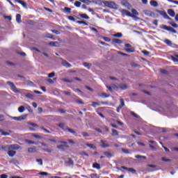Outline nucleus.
Listing matches in <instances>:
<instances>
[{
  "label": "nucleus",
  "instance_id": "nucleus-1",
  "mask_svg": "<svg viewBox=\"0 0 178 178\" xmlns=\"http://www.w3.org/2000/svg\"><path fill=\"white\" fill-rule=\"evenodd\" d=\"M20 147L19 145H8L2 147V149L4 151H9L10 149L17 150L19 149Z\"/></svg>",
  "mask_w": 178,
  "mask_h": 178
},
{
  "label": "nucleus",
  "instance_id": "nucleus-2",
  "mask_svg": "<svg viewBox=\"0 0 178 178\" xmlns=\"http://www.w3.org/2000/svg\"><path fill=\"white\" fill-rule=\"evenodd\" d=\"M103 3H104L106 7L110 8L116 9L118 8L117 4L114 1H103Z\"/></svg>",
  "mask_w": 178,
  "mask_h": 178
},
{
  "label": "nucleus",
  "instance_id": "nucleus-3",
  "mask_svg": "<svg viewBox=\"0 0 178 178\" xmlns=\"http://www.w3.org/2000/svg\"><path fill=\"white\" fill-rule=\"evenodd\" d=\"M161 29L167 31H170L172 33H177V31L171 26H167L166 25H161Z\"/></svg>",
  "mask_w": 178,
  "mask_h": 178
},
{
  "label": "nucleus",
  "instance_id": "nucleus-4",
  "mask_svg": "<svg viewBox=\"0 0 178 178\" xmlns=\"http://www.w3.org/2000/svg\"><path fill=\"white\" fill-rule=\"evenodd\" d=\"M7 84L8 86H10V90L15 92H19V90L17 89V88H16V86L14 85L13 83L10 82V81H8Z\"/></svg>",
  "mask_w": 178,
  "mask_h": 178
},
{
  "label": "nucleus",
  "instance_id": "nucleus-5",
  "mask_svg": "<svg viewBox=\"0 0 178 178\" xmlns=\"http://www.w3.org/2000/svg\"><path fill=\"white\" fill-rule=\"evenodd\" d=\"M121 13L123 17L128 16V17H130L132 18H135V16L134 15L131 14V13L127 10H122Z\"/></svg>",
  "mask_w": 178,
  "mask_h": 178
},
{
  "label": "nucleus",
  "instance_id": "nucleus-6",
  "mask_svg": "<svg viewBox=\"0 0 178 178\" xmlns=\"http://www.w3.org/2000/svg\"><path fill=\"white\" fill-rule=\"evenodd\" d=\"M11 118L12 120L17 121L25 120L27 118V115H23L18 117H11Z\"/></svg>",
  "mask_w": 178,
  "mask_h": 178
},
{
  "label": "nucleus",
  "instance_id": "nucleus-7",
  "mask_svg": "<svg viewBox=\"0 0 178 178\" xmlns=\"http://www.w3.org/2000/svg\"><path fill=\"white\" fill-rule=\"evenodd\" d=\"M100 147L102 148H108L109 147L108 142L107 140H100Z\"/></svg>",
  "mask_w": 178,
  "mask_h": 178
},
{
  "label": "nucleus",
  "instance_id": "nucleus-8",
  "mask_svg": "<svg viewBox=\"0 0 178 178\" xmlns=\"http://www.w3.org/2000/svg\"><path fill=\"white\" fill-rule=\"evenodd\" d=\"M158 13L163 17L164 19L171 20V18L167 15L166 12L159 10Z\"/></svg>",
  "mask_w": 178,
  "mask_h": 178
},
{
  "label": "nucleus",
  "instance_id": "nucleus-9",
  "mask_svg": "<svg viewBox=\"0 0 178 178\" xmlns=\"http://www.w3.org/2000/svg\"><path fill=\"white\" fill-rule=\"evenodd\" d=\"M5 152H8V155L10 156V157H13L15 154H16V152L13 150H5Z\"/></svg>",
  "mask_w": 178,
  "mask_h": 178
},
{
  "label": "nucleus",
  "instance_id": "nucleus-10",
  "mask_svg": "<svg viewBox=\"0 0 178 178\" xmlns=\"http://www.w3.org/2000/svg\"><path fill=\"white\" fill-rule=\"evenodd\" d=\"M15 2H17V3H20L24 8H27V4L25 1H20V0H15Z\"/></svg>",
  "mask_w": 178,
  "mask_h": 178
},
{
  "label": "nucleus",
  "instance_id": "nucleus-11",
  "mask_svg": "<svg viewBox=\"0 0 178 178\" xmlns=\"http://www.w3.org/2000/svg\"><path fill=\"white\" fill-rule=\"evenodd\" d=\"M168 15H170L172 17H175L176 15V13L172 9H168Z\"/></svg>",
  "mask_w": 178,
  "mask_h": 178
},
{
  "label": "nucleus",
  "instance_id": "nucleus-12",
  "mask_svg": "<svg viewBox=\"0 0 178 178\" xmlns=\"http://www.w3.org/2000/svg\"><path fill=\"white\" fill-rule=\"evenodd\" d=\"M113 43L121 44H123V42L120 39L114 38L112 39Z\"/></svg>",
  "mask_w": 178,
  "mask_h": 178
},
{
  "label": "nucleus",
  "instance_id": "nucleus-13",
  "mask_svg": "<svg viewBox=\"0 0 178 178\" xmlns=\"http://www.w3.org/2000/svg\"><path fill=\"white\" fill-rule=\"evenodd\" d=\"M61 65H63V67H66L67 68H70L72 67V65L65 60H63V63H61Z\"/></svg>",
  "mask_w": 178,
  "mask_h": 178
},
{
  "label": "nucleus",
  "instance_id": "nucleus-14",
  "mask_svg": "<svg viewBox=\"0 0 178 178\" xmlns=\"http://www.w3.org/2000/svg\"><path fill=\"white\" fill-rule=\"evenodd\" d=\"M163 42L167 44L168 47H172V42H171L169 39H165Z\"/></svg>",
  "mask_w": 178,
  "mask_h": 178
},
{
  "label": "nucleus",
  "instance_id": "nucleus-15",
  "mask_svg": "<svg viewBox=\"0 0 178 178\" xmlns=\"http://www.w3.org/2000/svg\"><path fill=\"white\" fill-rule=\"evenodd\" d=\"M58 126H59V127L63 130H66L67 129H68V127H66L65 124L64 123L58 124Z\"/></svg>",
  "mask_w": 178,
  "mask_h": 178
},
{
  "label": "nucleus",
  "instance_id": "nucleus-16",
  "mask_svg": "<svg viewBox=\"0 0 178 178\" xmlns=\"http://www.w3.org/2000/svg\"><path fill=\"white\" fill-rule=\"evenodd\" d=\"M125 51L127 53H134L135 51V49L134 47H131V48H125L124 49Z\"/></svg>",
  "mask_w": 178,
  "mask_h": 178
},
{
  "label": "nucleus",
  "instance_id": "nucleus-17",
  "mask_svg": "<svg viewBox=\"0 0 178 178\" xmlns=\"http://www.w3.org/2000/svg\"><path fill=\"white\" fill-rule=\"evenodd\" d=\"M150 5L152 7L156 8L158 6V3L156 1H150Z\"/></svg>",
  "mask_w": 178,
  "mask_h": 178
},
{
  "label": "nucleus",
  "instance_id": "nucleus-18",
  "mask_svg": "<svg viewBox=\"0 0 178 178\" xmlns=\"http://www.w3.org/2000/svg\"><path fill=\"white\" fill-rule=\"evenodd\" d=\"M112 36L117 38H121L123 36V34L121 33H117L116 34H113Z\"/></svg>",
  "mask_w": 178,
  "mask_h": 178
},
{
  "label": "nucleus",
  "instance_id": "nucleus-19",
  "mask_svg": "<svg viewBox=\"0 0 178 178\" xmlns=\"http://www.w3.org/2000/svg\"><path fill=\"white\" fill-rule=\"evenodd\" d=\"M106 157L111 158L113 156V155L111 154V152H105L103 153Z\"/></svg>",
  "mask_w": 178,
  "mask_h": 178
},
{
  "label": "nucleus",
  "instance_id": "nucleus-20",
  "mask_svg": "<svg viewBox=\"0 0 178 178\" xmlns=\"http://www.w3.org/2000/svg\"><path fill=\"white\" fill-rule=\"evenodd\" d=\"M86 145L90 149H96V147L95 145L86 143Z\"/></svg>",
  "mask_w": 178,
  "mask_h": 178
},
{
  "label": "nucleus",
  "instance_id": "nucleus-21",
  "mask_svg": "<svg viewBox=\"0 0 178 178\" xmlns=\"http://www.w3.org/2000/svg\"><path fill=\"white\" fill-rule=\"evenodd\" d=\"M49 45L51 47H59V44L58 42H50Z\"/></svg>",
  "mask_w": 178,
  "mask_h": 178
},
{
  "label": "nucleus",
  "instance_id": "nucleus-22",
  "mask_svg": "<svg viewBox=\"0 0 178 178\" xmlns=\"http://www.w3.org/2000/svg\"><path fill=\"white\" fill-rule=\"evenodd\" d=\"M118 87L121 88L122 90H126L127 89V86L124 83L119 84Z\"/></svg>",
  "mask_w": 178,
  "mask_h": 178
},
{
  "label": "nucleus",
  "instance_id": "nucleus-23",
  "mask_svg": "<svg viewBox=\"0 0 178 178\" xmlns=\"http://www.w3.org/2000/svg\"><path fill=\"white\" fill-rule=\"evenodd\" d=\"M92 168H95V169H97V170H99V169L101 168V165H99V164L97 163H93V165H92Z\"/></svg>",
  "mask_w": 178,
  "mask_h": 178
},
{
  "label": "nucleus",
  "instance_id": "nucleus-24",
  "mask_svg": "<svg viewBox=\"0 0 178 178\" xmlns=\"http://www.w3.org/2000/svg\"><path fill=\"white\" fill-rule=\"evenodd\" d=\"M124 106V99H120V105L119 108H123Z\"/></svg>",
  "mask_w": 178,
  "mask_h": 178
},
{
  "label": "nucleus",
  "instance_id": "nucleus-25",
  "mask_svg": "<svg viewBox=\"0 0 178 178\" xmlns=\"http://www.w3.org/2000/svg\"><path fill=\"white\" fill-rule=\"evenodd\" d=\"M25 110L26 108H24V106H20L19 108H18V112L20 113H23Z\"/></svg>",
  "mask_w": 178,
  "mask_h": 178
},
{
  "label": "nucleus",
  "instance_id": "nucleus-26",
  "mask_svg": "<svg viewBox=\"0 0 178 178\" xmlns=\"http://www.w3.org/2000/svg\"><path fill=\"white\" fill-rule=\"evenodd\" d=\"M145 15L149 17H153L154 15L152 11H145Z\"/></svg>",
  "mask_w": 178,
  "mask_h": 178
},
{
  "label": "nucleus",
  "instance_id": "nucleus-27",
  "mask_svg": "<svg viewBox=\"0 0 178 178\" xmlns=\"http://www.w3.org/2000/svg\"><path fill=\"white\" fill-rule=\"evenodd\" d=\"M28 152H29V153L36 152V149L33 148V147H29V148H28Z\"/></svg>",
  "mask_w": 178,
  "mask_h": 178
},
{
  "label": "nucleus",
  "instance_id": "nucleus-28",
  "mask_svg": "<svg viewBox=\"0 0 178 178\" xmlns=\"http://www.w3.org/2000/svg\"><path fill=\"white\" fill-rule=\"evenodd\" d=\"M112 136H118V131L115 129H112Z\"/></svg>",
  "mask_w": 178,
  "mask_h": 178
},
{
  "label": "nucleus",
  "instance_id": "nucleus-29",
  "mask_svg": "<svg viewBox=\"0 0 178 178\" xmlns=\"http://www.w3.org/2000/svg\"><path fill=\"white\" fill-rule=\"evenodd\" d=\"M79 16L81 18H83L86 19H89L90 18L86 14H80Z\"/></svg>",
  "mask_w": 178,
  "mask_h": 178
},
{
  "label": "nucleus",
  "instance_id": "nucleus-30",
  "mask_svg": "<svg viewBox=\"0 0 178 178\" xmlns=\"http://www.w3.org/2000/svg\"><path fill=\"white\" fill-rule=\"evenodd\" d=\"M83 66L86 67L87 69H90L92 66V64L88 63H83Z\"/></svg>",
  "mask_w": 178,
  "mask_h": 178
},
{
  "label": "nucleus",
  "instance_id": "nucleus-31",
  "mask_svg": "<svg viewBox=\"0 0 178 178\" xmlns=\"http://www.w3.org/2000/svg\"><path fill=\"white\" fill-rule=\"evenodd\" d=\"M28 124H29L30 126L33 127L35 128H38L39 127L38 124H37L35 123H33V122H28Z\"/></svg>",
  "mask_w": 178,
  "mask_h": 178
},
{
  "label": "nucleus",
  "instance_id": "nucleus-32",
  "mask_svg": "<svg viewBox=\"0 0 178 178\" xmlns=\"http://www.w3.org/2000/svg\"><path fill=\"white\" fill-rule=\"evenodd\" d=\"M16 19H17V23H21L22 22L20 14L17 15Z\"/></svg>",
  "mask_w": 178,
  "mask_h": 178
},
{
  "label": "nucleus",
  "instance_id": "nucleus-33",
  "mask_svg": "<svg viewBox=\"0 0 178 178\" xmlns=\"http://www.w3.org/2000/svg\"><path fill=\"white\" fill-rule=\"evenodd\" d=\"M71 8H69L67 7L64 8V13H71Z\"/></svg>",
  "mask_w": 178,
  "mask_h": 178
},
{
  "label": "nucleus",
  "instance_id": "nucleus-34",
  "mask_svg": "<svg viewBox=\"0 0 178 178\" xmlns=\"http://www.w3.org/2000/svg\"><path fill=\"white\" fill-rule=\"evenodd\" d=\"M0 132L1 133V135L3 136H10V134L8 132H4L3 130L0 129Z\"/></svg>",
  "mask_w": 178,
  "mask_h": 178
},
{
  "label": "nucleus",
  "instance_id": "nucleus-35",
  "mask_svg": "<svg viewBox=\"0 0 178 178\" xmlns=\"http://www.w3.org/2000/svg\"><path fill=\"white\" fill-rule=\"evenodd\" d=\"M25 97L31 99H33V95L31 93H26V95H25Z\"/></svg>",
  "mask_w": 178,
  "mask_h": 178
},
{
  "label": "nucleus",
  "instance_id": "nucleus-36",
  "mask_svg": "<svg viewBox=\"0 0 178 178\" xmlns=\"http://www.w3.org/2000/svg\"><path fill=\"white\" fill-rule=\"evenodd\" d=\"M131 13L133 14L132 15H134V16L138 15V11L136 9H132L131 10Z\"/></svg>",
  "mask_w": 178,
  "mask_h": 178
},
{
  "label": "nucleus",
  "instance_id": "nucleus-37",
  "mask_svg": "<svg viewBox=\"0 0 178 178\" xmlns=\"http://www.w3.org/2000/svg\"><path fill=\"white\" fill-rule=\"evenodd\" d=\"M25 142L27 143V144H33L35 145H37V143L35 142H33L32 140H25Z\"/></svg>",
  "mask_w": 178,
  "mask_h": 178
},
{
  "label": "nucleus",
  "instance_id": "nucleus-38",
  "mask_svg": "<svg viewBox=\"0 0 178 178\" xmlns=\"http://www.w3.org/2000/svg\"><path fill=\"white\" fill-rule=\"evenodd\" d=\"M67 165H69L70 166H73L74 163H73V161L72 160V159H69V160H67Z\"/></svg>",
  "mask_w": 178,
  "mask_h": 178
},
{
  "label": "nucleus",
  "instance_id": "nucleus-39",
  "mask_svg": "<svg viewBox=\"0 0 178 178\" xmlns=\"http://www.w3.org/2000/svg\"><path fill=\"white\" fill-rule=\"evenodd\" d=\"M65 131H69L70 134H73L74 135H75L76 134V132L73 129H71L70 128H67V129H65Z\"/></svg>",
  "mask_w": 178,
  "mask_h": 178
},
{
  "label": "nucleus",
  "instance_id": "nucleus-40",
  "mask_svg": "<svg viewBox=\"0 0 178 178\" xmlns=\"http://www.w3.org/2000/svg\"><path fill=\"white\" fill-rule=\"evenodd\" d=\"M77 23L79 24H83L85 26H88V23L86 22L85 21H77Z\"/></svg>",
  "mask_w": 178,
  "mask_h": 178
},
{
  "label": "nucleus",
  "instance_id": "nucleus-41",
  "mask_svg": "<svg viewBox=\"0 0 178 178\" xmlns=\"http://www.w3.org/2000/svg\"><path fill=\"white\" fill-rule=\"evenodd\" d=\"M99 95L100 97H105V98L109 97V95H107V94H106V93H101Z\"/></svg>",
  "mask_w": 178,
  "mask_h": 178
},
{
  "label": "nucleus",
  "instance_id": "nucleus-42",
  "mask_svg": "<svg viewBox=\"0 0 178 178\" xmlns=\"http://www.w3.org/2000/svg\"><path fill=\"white\" fill-rule=\"evenodd\" d=\"M75 6L76 8H80V6H81V3H80L79 1H76L74 3Z\"/></svg>",
  "mask_w": 178,
  "mask_h": 178
},
{
  "label": "nucleus",
  "instance_id": "nucleus-43",
  "mask_svg": "<svg viewBox=\"0 0 178 178\" xmlns=\"http://www.w3.org/2000/svg\"><path fill=\"white\" fill-rule=\"evenodd\" d=\"M90 178H99V177L97 175V174H92L90 175Z\"/></svg>",
  "mask_w": 178,
  "mask_h": 178
},
{
  "label": "nucleus",
  "instance_id": "nucleus-44",
  "mask_svg": "<svg viewBox=\"0 0 178 178\" xmlns=\"http://www.w3.org/2000/svg\"><path fill=\"white\" fill-rule=\"evenodd\" d=\"M25 106L26 107V109H27L28 111H29L30 113H33V110H32V108H31V106H29V105H27V104H25Z\"/></svg>",
  "mask_w": 178,
  "mask_h": 178
},
{
  "label": "nucleus",
  "instance_id": "nucleus-45",
  "mask_svg": "<svg viewBox=\"0 0 178 178\" xmlns=\"http://www.w3.org/2000/svg\"><path fill=\"white\" fill-rule=\"evenodd\" d=\"M127 171L131 172L132 173H136V170H134L133 168H129Z\"/></svg>",
  "mask_w": 178,
  "mask_h": 178
},
{
  "label": "nucleus",
  "instance_id": "nucleus-46",
  "mask_svg": "<svg viewBox=\"0 0 178 178\" xmlns=\"http://www.w3.org/2000/svg\"><path fill=\"white\" fill-rule=\"evenodd\" d=\"M170 25H171L172 26H173V28H175V29H178V24H176V23H175V22L170 23Z\"/></svg>",
  "mask_w": 178,
  "mask_h": 178
},
{
  "label": "nucleus",
  "instance_id": "nucleus-47",
  "mask_svg": "<svg viewBox=\"0 0 178 178\" xmlns=\"http://www.w3.org/2000/svg\"><path fill=\"white\" fill-rule=\"evenodd\" d=\"M33 137L37 139H41L42 136H39L38 134H33Z\"/></svg>",
  "mask_w": 178,
  "mask_h": 178
},
{
  "label": "nucleus",
  "instance_id": "nucleus-48",
  "mask_svg": "<svg viewBox=\"0 0 178 178\" xmlns=\"http://www.w3.org/2000/svg\"><path fill=\"white\" fill-rule=\"evenodd\" d=\"M51 33H55L56 35H60V31L56 29L51 30Z\"/></svg>",
  "mask_w": 178,
  "mask_h": 178
},
{
  "label": "nucleus",
  "instance_id": "nucleus-49",
  "mask_svg": "<svg viewBox=\"0 0 178 178\" xmlns=\"http://www.w3.org/2000/svg\"><path fill=\"white\" fill-rule=\"evenodd\" d=\"M67 19H69V20H71V21H73V22L76 21L75 18L73 16H68Z\"/></svg>",
  "mask_w": 178,
  "mask_h": 178
},
{
  "label": "nucleus",
  "instance_id": "nucleus-50",
  "mask_svg": "<svg viewBox=\"0 0 178 178\" xmlns=\"http://www.w3.org/2000/svg\"><path fill=\"white\" fill-rule=\"evenodd\" d=\"M44 152H48V153H51L52 150L51 149H42Z\"/></svg>",
  "mask_w": 178,
  "mask_h": 178
},
{
  "label": "nucleus",
  "instance_id": "nucleus-51",
  "mask_svg": "<svg viewBox=\"0 0 178 178\" xmlns=\"http://www.w3.org/2000/svg\"><path fill=\"white\" fill-rule=\"evenodd\" d=\"M97 106H99V104L97 102H92V106L96 108Z\"/></svg>",
  "mask_w": 178,
  "mask_h": 178
},
{
  "label": "nucleus",
  "instance_id": "nucleus-52",
  "mask_svg": "<svg viewBox=\"0 0 178 178\" xmlns=\"http://www.w3.org/2000/svg\"><path fill=\"white\" fill-rule=\"evenodd\" d=\"M103 40L108 42H111V39L108 37H103Z\"/></svg>",
  "mask_w": 178,
  "mask_h": 178
},
{
  "label": "nucleus",
  "instance_id": "nucleus-53",
  "mask_svg": "<svg viewBox=\"0 0 178 178\" xmlns=\"http://www.w3.org/2000/svg\"><path fill=\"white\" fill-rule=\"evenodd\" d=\"M76 103L81 105H84V102L81 99H78Z\"/></svg>",
  "mask_w": 178,
  "mask_h": 178
},
{
  "label": "nucleus",
  "instance_id": "nucleus-54",
  "mask_svg": "<svg viewBox=\"0 0 178 178\" xmlns=\"http://www.w3.org/2000/svg\"><path fill=\"white\" fill-rule=\"evenodd\" d=\"M99 44L105 47H109V44H108L105 42H99Z\"/></svg>",
  "mask_w": 178,
  "mask_h": 178
},
{
  "label": "nucleus",
  "instance_id": "nucleus-55",
  "mask_svg": "<svg viewBox=\"0 0 178 178\" xmlns=\"http://www.w3.org/2000/svg\"><path fill=\"white\" fill-rule=\"evenodd\" d=\"M171 59H172V60H173V62H175V63L178 62V60H177V57L171 56Z\"/></svg>",
  "mask_w": 178,
  "mask_h": 178
},
{
  "label": "nucleus",
  "instance_id": "nucleus-56",
  "mask_svg": "<svg viewBox=\"0 0 178 178\" xmlns=\"http://www.w3.org/2000/svg\"><path fill=\"white\" fill-rule=\"evenodd\" d=\"M131 115L134 116V118H138V115L136 113H135L134 111L131 112Z\"/></svg>",
  "mask_w": 178,
  "mask_h": 178
},
{
  "label": "nucleus",
  "instance_id": "nucleus-57",
  "mask_svg": "<svg viewBox=\"0 0 178 178\" xmlns=\"http://www.w3.org/2000/svg\"><path fill=\"white\" fill-rule=\"evenodd\" d=\"M54 76H55V72H51L49 74H48V77L49 78H52Z\"/></svg>",
  "mask_w": 178,
  "mask_h": 178
},
{
  "label": "nucleus",
  "instance_id": "nucleus-58",
  "mask_svg": "<svg viewBox=\"0 0 178 178\" xmlns=\"http://www.w3.org/2000/svg\"><path fill=\"white\" fill-rule=\"evenodd\" d=\"M117 54H120V55H122V56H128V54H124V53L121 52V51H118V52H117Z\"/></svg>",
  "mask_w": 178,
  "mask_h": 178
},
{
  "label": "nucleus",
  "instance_id": "nucleus-59",
  "mask_svg": "<svg viewBox=\"0 0 178 178\" xmlns=\"http://www.w3.org/2000/svg\"><path fill=\"white\" fill-rule=\"evenodd\" d=\"M90 31H95V33H96V34H97L98 33V31H97V29H95V28H90Z\"/></svg>",
  "mask_w": 178,
  "mask_h": 178
},
{
  "label": "nucleus",
  "instance_id": "nucleus-60",
  "mask_svg": "<svg viewBox=\"0 0 178 178\" xmlns=\"http://www.w3.org/2000/svg\"><path fill=\"white\" fill-rule=\"evenodd\" d=\"M111 88L113 89V90H118V87L117 86H115V84H113L111 86Z\"/></svg>",
  "mask_w": 178,
  "mask_h": 178
},
{
  "label": "nucleus",
  "instance_id": "nucleus-61",
  "mask_svg": "<svg viewBox=\"0 0 178 178\" xmlns=\"http://www.w3.org/2000/svg\"><path fill=\"white\" fill-rule=\"evenodd\" d=\"M36 161L40 163V165H42L43 162H42V159H37Z\"/></svg>",
  "mask_w": 178,
  "mask_h": 178
},
{
  "label": "nucleus",
  "instance_id": "nucleus-62",
  "mask_svg": "<svg viewBox=\"0 0 178 178\" xmlns=\"http://www.w3.org/2000/svg\"><path fill=\"white\" fill-rule=\"evenodd\" d=\"M40 175L42 176H47L48 175V172H40Z\"/></svg>",
  "mask_w": 178,
  "mask_h": 178
},
{
  "label": "nucleus",
  "instance_id": "nucleus-63",
  "mask_svg": "<svg viewBox=\"0 0 178 178\" xmlns=\"http://www.w3.org/2000/svg\"><path fill=\"white\" fill-rule=\"evenodd\" d=\"M82 135H83V137H88L89 136L88 134L86 133V132H82Z\"/></svg>",
  "mask_w": 178,
  "mask_h": 178
},
{
  "label": "nucleus",
  "instance_id": "nucleus-64",
  "mask_svg": "<svg viewBox=\"0 0 178 178\" xmlns=\"http://www.w3.org/2000/svg\"><path fill=\"white\" fill-rule=\"evenodd\" d=\"M0 178H8V175H1V176H0Z\"/></svg>",
  "mask_w": 178,
  "mask_h": 178
}]
</instances>
